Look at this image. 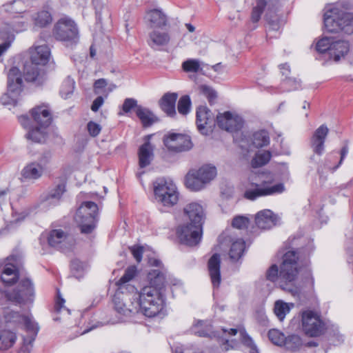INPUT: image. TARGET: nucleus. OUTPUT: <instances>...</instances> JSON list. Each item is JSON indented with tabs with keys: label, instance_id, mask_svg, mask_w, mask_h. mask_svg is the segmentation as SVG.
<instances>
[{
	"label": "nucleus",
	"instance_id": "47",
	"mask_svg": "<svg viewBox=\"0 0 353 353\" xmlns=\"http://www.w3.org/2000/svg\"><path fill=\"white\" fill-rule=\"evenodd\" d=\"M75 82L70 77H67L63 82L60 90L61 96L67 99L74 92Z\"/></svg>",
	"mask_w": 353,
	"mask_h": 353
},
{
	"label": "nucleus",
	"instance_id": "2",
	"mask_svg": "<svg viewBox=\"0 0 353 353\" xmlns=\"http://www.w3.org/2000/svg\"><path fill=\"white\" fill-rule=\"evenodd\" d=\"M248 185L244 192V197L254 201L260 197L281 194L285 186L282 183H274V178L270 174H251L248 177Z\"/></svg>",
	"mask_w": 353,
	"mask_h": 353
},
{
	"label": "nucleus",
	"instance_id": "28",
	"mask_svg": "<svg viewBox=\"0 0 353 353\" xmlns=\"http://www.w3.org/2000/svg\"><path fill=\"white\" fill-rule=\"evenodd\" d=\"M145 19L152 28H163L168 24L167 16L159 9L148 11Z\"/></svg>",
	"mask_w": 353,
	"mask_h": 353
},
{
	"label": "nucleus",
	"instance_id": "18",
	"mask_svg": "<svg viewBox=\"0 0 353 353\" xmlns=\"http://www.w3.org/2000/svg\"><path fill=\"white\" fill-rule=\"evenodd\" d=\"M164 144L169 150L179 152L192 148L190 137L181 134L172 133L164 138Z\"/></svg>",
	"mask_w": 353,
	"mask_h": 353
},
{
	"label": "nucleus",
	"instance_id": "5",
	"mask_svg": "<svg viewBox=\"0 0 353 353\" xmlns=\"http://www.w3.org/2000/svg\"><path fill=\"white\" fill-rule=\"evenodd\" d=\"M214 166L205 165L197 170H191L185 176L186 187L192 191H200L216 176Z\"/></svg>",
	"mask_w": 353,
	"mask_h": 353
},
{
	"label": "nucleus",
	"instance_id": "51",
	"mask_svg": "<svg viewBox=\"0 0 353 353\" xmlns=\"http://www.w3.org/2000/svg\"><path fill=\"white\" fill-rule=\"evenodd\" d=\"M182 68L186 72H197L201 69V62L198 59H190L182 63Z\"/></svg>",
	"mask_w": 353,
	"mask_h": 353
},
{
	"label": "nucleus",
	"instance_id": "6",
	"mask_svg": "<svg viewBox=\"0 0 353 353\" xmlns=\"http://www.w3.org/2000/svg\"><path fill=\"white\" fill-rule=\"evenodd\" d=\"M156 201L165 207H172L179 200V192L175 184L164 178L157 179L153 183Z\"/></svg>",
	"mask_w": 353,
	"mask_h": 353
},
{
	"label": "nucleus",
	"instance_id": "64",
	"mask_svg": "<svg viewBox=\"0 0 353 353\" xmlns=\"http://www.w3.org/2000/svg\"><path fill=\"white\" fill-rule=\"evenodd\" d=\"M149 263L152 266L158 268V270H165L162 265L161 261L157 259H150Z\"/></svg>",
	"mask_w": 353,
	"mask_h": 353
},
{
	"label": "nucleus",
	"instance_id": "21",
	"mask_svg": "<svg viewBox=\"0 0 353 353\" xmlns=\"http://www.w3.org/2000/svg\"><path fill=\"white\" fill-rule=\"evenodd\" d=\"M328 132L329 130L325 124L321 125L314 131L310 140L314 153L321 156L324 152V143Z\"/></svg>",
	"mask_w": 353,
	"mask_h": 353
},
{
	"label": "nucleus",
	"instance_id": "50",
	"mask_svg": "<svg viewBox=\"0 0 353 353\" xmlns=\"http://www.w3.org/2000/svg\"><path fill=\"white\" fill-rule=\"evenodd\" d=\"M266 0H258L256 6L253 8L252 12V20L253 22H258L266 6H269Z\"/></svg>",
	"mask_w": 353,
	"mask_h": 353
},
{
	"label": "nucleus",
	"instance_id": "52",
	"mask_svg": "<svg viewBox=\"0 0 353 353\" xmlns=\"http://www.w3.org/2000/svg\"><path fill=\"white\" fill-rule=\"evenodd\" d=\"M334 41L331 38L323 37L316 43V50L320 53H327L330 55V49L332 46Z\"/></svg>",
	"mask_w": 353,
	"mask_h": 353
},
{
	"label": "nucleus",
	"instance_id": "12",
	"mask_svg": "<svg viewBox=\"0 0 353 353\" xmlns=\"http://www.w3.org/2000/svg\"><path fill=\"white\" fill-rule=\"evenodd\" d=\"M201 225L188 223L182 225L177 228L176 234L180 242L188 246L197 245L202 237Z\"/></svg>",
	"mask_w": 353,
	"mask_h": 353
},
{
	"label": "nucleus",
	"instance_id": "22",
	"mask_svg": "<svg viewBox=\"0 0 353 353\" xmlns=\"http://www.w3.org/2000/svg\"><path fill=\"white\" fill-rule=\"evenodd\" d=\"M279 221V217L270 210H263L255 215V223L262 230H268L275 226Z\"/></svg>",
	"mask_w": 353,
	"mask_h": 353
},
{
	"label": "nucleus",
	"instance_id": "46",
	"mask_svg": "<svg viewBox=\"0 0 353 353\" xmlns=\"http://www.w3.org/2000/svg\"><path fill=\"white\" fill-rule=\"evenodd\" d=\"M191 100L188 95L182 96L177 104V110L179 114L182 115H187L191 109Z\"/></svg>",
	"mask_w": 353,
	"mask_h": 353
},
{
	"label": "nucleus",
	"instance_id": "53",
	"mask_svg": "<svg viewBox=\"0 0 353 353\" xmlns=\"http://www.w3.org/2000/svg\"><path fill=\"white\" fill-rule=\"evenodd\" d=\"M85 268L86 265L79 259H74L71 262V271L77 279H80L83 276Z\"/></svg>",
	"mask_w": 353,
	"mask_h": 353
},
{
	"label": "nucleus",
	"instance_id": "27",
	"mask_svg": "<svg viewBox=\"0 0 353 353\" xmlns=\"http://www.w3.org/2000/svg\"><path fill=\"white\" fill-rule=\"evenodd\" d=\"M178 94L176 92H167L159 101L161 110L169 117H174L176 114V101Z\"/></svg>",
	"mask_w": 353,
	"mask_h": 353
},
{
	"label": "nucleus",
	"instance_id": "14",
	"mask_svg": "<svg viewBox=\"0 0 353 353\" xmlns=\"http://www.w3.org/2000/svg\"><path fill=\"white\" fill-rule=\"evenodd\" d=\"M34 295V285L29 279L21 280L17 289L7 294L9 299L19 303L32 301Z\"/></svg>",
	"mask_w": 353,
	"mask_h": 353
},
{
	"label": "nucleus",
	"instance_id": "63",
	"mask_svg": "<svg viewBox=\"0 0 353 353\" xmlns=\"http://www.w3.org/2000/svg\"><path fill=\"white\" fill-rule=\"evenodd\" d=\"M222 341L223 343L221 345V346L223 350L228 351L230 349L234 347V345H232V343H233V341H230L228 339H223Z\"/></svg>",
	"mask_w": 353,
	"mask_h": 353
},
{
	"label": "nucleus",
	"instance_id": "24",
	"mask_svg": "<svg viewBox=\"0 0 353 353\" xmlns=\"http://www.w3.org/2000/svg\"><path fill=\"white\" fill-rule=\"evenodd\" d=\"M31 115L34 122L43 128H46L49 126L52 121V116L49 108L45 104L32 108L31 110Z\"/></svg>",
	"mask_w": 353,
	"mask_h": 353
},
{
	"label": "nucleus",
	"instance_id": "15",
	"mask_svg": "<svg viewBox=\"0 0 353 353\" xmlns=\"http://www.w3.org/2000/svg\"><path fill=\"white\" fill-rule=\"evenodd\" d=\"M217 125L227 132H234L243 127V119L239 115L230 112L219 113L216 117Z\"/></svg>",
	"mask_w": 353,
	"mask_h": 353
},
{
	"label": "nucleus",
	"instance_id": "55",
	"mask_svg": "<svg viewBox=\"0 0 353 353\" xmlns=\"http://www.w3.org/2000/svg\"><path fill=\"white\" fill-rule=\"evenodd\" d=\"M269 339L276 345H284L285 341V335L278 330H271L268 332Z\"/></svg>",
	"mask_w": 353,
	"mask_h": 353
},
{
	"label": "nucleus",
	"instance_id": "17",
	"mask_svg": "<svg viewBox=\"0 0 353 353\" xmlns=\"http://www.w3.org/2000/svg\"><path fill=\"white\" fill-rule=\"evenodd\" d=\"M123 294L122 297H120L119 294H116L113 299L115 311L126 316L137 313L138 304L133 300L132 294Z\"/></svg>",
	"mask_w": 353,
	"mask_h": 353
},
{
	"label": "nucleus",
	"instance_id": "40",
	"mask_svg": "<svg viewBox=\"0 0 353 353\" xmlns=\"http://www.w3.org/2000/svg\"><path fill=\"white\" fill-rule=\"evenodd\" d=\"M294 303H288L281 300H278L274 303V312L276 317L282 321L286 314L294 307Z\"/></svg>",
	"mask_w": 353,
	"mask_h": 353
},
{
	"label": "nucleus",
	"instance_id": "37",
	"mask_svg": "<svg viewBox=\"0 0 353 353\" xmlns=\"http://www.w3.org/2000/svg\"><path fill=\"white\" fill-rule=\"evenodd\" d=\"M17 341L14 332L8 329L0 330V350H6L12 347Z\"/></svg>",
	"mask_w": 353,
	"mask_h": 353
},
{
	"label": "nucleus",
	"instance_id": "3",
	"mask_svg": "<svg viewBox=\"0 0 353 353\" xmlns=\"http://www.w3.org/2000/svg\"><path fill=\"white\" fill-rule=\"evenodd\" d=\"M132 299L138 304L137 313L141 312L148 317L155 316L163 307L161 292L152 286L143 287L140 292L132 294Z\"/></svg>",
	"mask_w": 353,
	"mask_h": 353
},
{
	"label": "nucleus",
	"instance_id": "59",
	"mask_svg": "<svg viewBox=\"0 0 353 353\" xmlns=\"http://www.w3.org/2000/svg\"><path fill=\"white\" fill-rule=\"evenodd\" d=\"M137 107H141V105H137V101L136 99L127 98L124 100L122 105V110L125 113H128L134 108L137 110Z\"/></svg>",
	"mask_w": 353,
	"mask_h": 353
},
{
	"label": "nucleus",
	"instance_id": "44",
	"mask_svg": "<svg viewBox=\"0 0 353 353\" xmlns=\"http://www.w3.org/2000/svg\"><path fill=\"white\" fill-rule=\"evenodd\" d=\"M46 128H43L42 127H36L30 130L28 133L26 134V137L28 139L32 140L34 142L41 143L43 141L46 139Z\"/></svg>",
	"mask_w": 353,
	"mask_h": 353
},
{
	"label": "nucleus",
	"instance_id": "10",
	"mask_svg": "<svg viewBox=\"0 0 353 353\" xmlns=\"http://www.w3.org/2000/svg\"><path fill=\"white\" fill-rule=\"evenodd\" d=\"M22 78L19 69L12 67L8 74V93L3 94L1 101L3 105H14L17 103V97L21 91Z\"/></svg>",
	"mask_w": 353,
	"mask_h": 353
},
{
	"label": "nucleus",
	"instance_id": "19",
	"mask_svg": "<svg viewBox=\"0 0 353 353\" xmlns=\"http://www.w3.org/2000/svg\"><path fill=\"white\" fill-rule=\"evenodd\" d=\"M39 65L28 63L24 65L23 75L26 81L32 83L34 85H41L46 81V73Z\"/></svg>",
	"mask_w": 353,
	"mask_h": 353
},
{
	"label": "nucleus",
	"instance_id": "61",
	"mask_svg": "<svg viewBox=\"0 0 353 353\" xmlns=\"http://www.w3.org/2000/svg\"><path fill=\"white\" fill-rule=\"evenodd\" d=\"M130 251L135 259V260L140 263L142 259V255L143 253V247L142 246H133L130 248Z\"/></svg>",
	"mask_w": 353,
	"mask_h": 353
},
{
	"label": "nucleus",
	"instance_id": "54",
	"mask_svg": "<svg viewBox=\"0 0 353 353\" xmlns=\"http://www.w3.org/2000/svg\"><path fill=\"white\" fill-rule=\"evenodd\" d=\"M242 343L249 349V353H259L256 345L248 334L244 331H240Z\"/></svg>",
	"mask_w": 353,
	"mask_h": 353
},
{
	"label": "nucleus",
	"instance_id": "33",
	"mask_svg": "<svg viewBox=\"0 0 353 353\" xmlns=\"http://www.w3.org/2000/svg\"><path fill=\"white\" fill-rule=\"evenodd\" d=\"M192 332L200 337H219L216 332L212 330V325L208 321H197L193 325Z\"/></svg>",
	"mask_w": 353,
	"mask_h": 353
},
{
	"label": "nucleus",
	"instance_id": "45",
	"mask_svg": "<svg viewBox=\"0 0 353 353\" xmlns=\"http://www.w3.org/2000/svg\"><path fill=\"white\" fill-rule=\"evenodd\" d=\"M108 85V82L105 79H99L95 81L94 83V92L95 94H104L105 93V97L108 95L109 92H112L116 85L114 84L110 85L108 88V91L105 89Z\"/></svg>",
	"mask_w": 353,
	"mask_h": 353
},
{
	"label": "nucleus",
	"instance_id": "57",
	"mask_svg": "<svg viewBox=\"0 0 353 353\" xmlns=\"http://www.w3.org/2000/svg\"><path fill=\"white\" fill-rule=\"evenodd\" d=\"M250 223V220L245 216H236L232 222V225L237 229L247 228Z\"/></svg>",
	"mask_w": 353,
	"mask_h": 353
},
{
	"label": "nucleus",
	"instance_id": "31",
	"mask_svg": "<svg viewBox=\"0 0 353 353\" xmlns=\"http://www.w3.org/2000/svg\"><path fill=\"white\" fill-rule=\"evenodd\" d=\"M65 192V185L63 182L57 184L52 188L43 197V202L45 205H56L59 203L62 195Z\"/></svg>",
	"mask_w": 353,
	"mask_h": 353
},
{
	"label": "nucleus",
	"instance_id": "34",
	"mask_svg": "<svg viewBox=\"0 0 353 353\" xmlns=\"http://www.w3.org/2000/svg\"><path fill=\"white\" fill-rule=\"evenodd\" d=\"M170 37L168 32L154 30L149 34L148 44L152 48L165 46L170 42Z\"/></svg>",
	"mask_w": 353,
	"mask_h": 353
},
{
	"label": "nucleus",
	"instance_id": "4",
	"mask_svg": "<svg viewBox=\"0 0 353 353\" xmlns=\"http://www.w3.org/2000/svg\"><path fill=\"white\" fill-rule=\"evenodd\" d=\"M323 19L325 28L330 32L353 33V13L334 7L325 12Z\"/></svg>",
	"mask_w": 353,
	"mask_h": 353
},
{
	"label": "nucleus",
	"instance_id": "49",
	"mask_svg": "<svg viewBox=\"0 0 353 353\" xmlns=\"http://www.w3.org/2000/svg\"><path fill=\"white\" fill-rule=\"evenodd\" d=\"M284 345L288 350L296 351L302 345V340L298 335H291L285 338Z\"/></svg>",
	"mask_w": 353,
	"mask_h": 353
},
{
	"label": "nucleus",
	"instance_id": "13",
	"mask_svg": "<svg viewBox=\"0 0 353 353\" xmlns=\"http://www.w3.org/2000/svg\"><path fill=\"white\" fill-rule=\"evenodd\" d=\"M1 280L6 286L14 284L19 280L18 259L10 256L0 261Z\"/></svg>",
	"mask_w": 353,
	"mask_h": 353
},
{
	"label": "nucleus",
	"instance_id": "20",
	"mask_svg": "<svg viewBox=\"0 0 353 353\" xmlns=\"http://www.w3.org/2000/svg\"><path fill=\"white\" fill-rule=\"evenodd\" d=\"M48 243L62 250L70 248L73 243V239L62 230H52L48 237Z\"/></svg>",
	"mask_w": 353,
	"mask_h": 353
},
{
	"label": "nucleus",
	"instance_id": "35",
	"mask_svg": "<svg viewBox=\"0 0 353 353\" xmlns=\"http://www.w3.org/2000/svg\"><path fill=\"white\" fill-rule=\"evenodd\" d=\"M165 270H152L148 274L150 285L161 292L165 283Z\"/></svg>",
	"mask_w": 353,
	"mask_h": 353
},
{
	"label": "nucleus",
	"instance_id": "39",
	"mask_svg": "<svg viewBox=\"0 0 353 353\" xmlns=\"http://www.w3.org/2000/svg\"><path fill=\"white\" fill-rule=\"evenodd\" d=\"M136 114L141 121L144 127L150 126L157 121L156 117L154 114L148 108L137 107Z\"/></svg>",
	"mask_w": 353,
	"mask_h": 353
},
{
	"label": "nucleus",
	"instance_id": "29",
	"mask_svg": "<svg viewBox=\"0 0 353 353\" xmlns=\"http://www.w3.org/2000/svg\"><path fill=\"white\" fill-rule=\"evenodd\" d=\"M220 264L221 258L219 254H214L208 261L209 274L214 287H219L221 283Z\"/></svg>",
	"mask_w": 353,
	"mask_h": 353
},
{
	"label": "nucleus",
	"instance_id": "7",
	"mask_svg": "<svg viewBox=\"0 0 353 353\" xmlns=\"http://www.w3.org/2000/svg\"><path fill=\"white\" fill-rule=\"evenodd\" d=\"M98 210L97 205L92 201H85L77 209L74 221L80 228L81 233L89 234L94 229Z\"/></svg>",
	"mask_w": 353,
	"mask_h": 353
},
{
	"label": "nucleus",
	"instance_id": "62",
	"mask_svg": "<svg viewBox=\"0 0 353 353\" xmlns=\"http://www.w3.org/2000/svg\"><path fill=\"white\" fill-rule=\"evenodd\" d=\"M104 103V99L103 97L99 96L97 97L93 101L91 105V110L93 112H97L99 109L102 106Z\"/></svg>",
	"mask_w": 353,
	"mask_h": 353
},
{
	"label": "nucleus",
	"instance_id": "25",
	"mask_svg": "<svg viewBox=\"0 0 353 353\" xmlns=\"http://www.w3.org/2000/svg\"><path fill=\"white\" fill-rule=\"evenodd\" d=\"M183 211L188 216L191 223L201 225V227H203L205 213L200 203L196 202L190 203L184 208Z\"/></svg>",
	"mask_w": 353,
	"mask_h": 353
},
{
	"label": "nucleus",
	"instance_id": "36",
	"mask_svg": "<svg viewBox=\"0 0 353 353\" xmlns=\"http://www.w3.org/2000/svg\"><path fill=\"white\" fill-rule=\"evenodd\" d=\"M153 158V146L149 141L142 145L139 151V163L140 168H143L150 164Z\"/></svg>",
	"mask_w": 353,
	"mask_h": 353
},
{
	"label": "nucleus",
	"instance_id": "38",
	"mask_svg": "<svg viewBox=\"0 0 353 353\" xmlns=\"http://www.w3.org/2000/svg\"><path fill=\"white\" fill-rule=\"evenodd\" d=\"M32 20L35 26L44 28L52 23V17L48 10H41L32 15Z\"/></svg>",
	"mask_w": 353,
	"mask_h": 353
},
{
	"label": "nucleus",
	"instance_id": "8",
	"mask_svg": "<svg viewBox=\"0 0 353 353\" xmlns=\"http://www.w3.org/2000/svg\"><path fill=\"white\" fill-rule=\"evenodd\" d=\"M52 34L54 37L67 45L76 44L79 41V30L75 22L68 17H63L54 24Z\"/></svg>",
	"mask_w": 353,
	"mask_h": 353
},
{
	"label": "nucleus",
	"instance_id": "56",
	"mask_svg": "<svg viewBox=\"0 0 353 353\" xmlns=\"http://www.w3.org/2000/svg\"><path fill=\"white\" fill-rule=\"evenodd\" d=\"M199 93L204 95L208 100L209 103H212L216 98V92L211 87L206 85H201L199 87Z\"/></svg>",
	"mask_w": 353,
	"mask_h": 353
},
{
	"label": "nucleus",
	"instance_id": "23",
	"mask_svg": "<svg viewBox=\"0 0 353 353\" xmlns=\"http://www.w3.org/2000/svg\"><path fill=\"white\" fill-rule=\"evenodd\" d=\"M136 274L137 268L134 265L130 266L125 270L124 274L117 282L118 288L121 291L122 294H125L126 292L134 294L135 292H137L134 286L130 284V282L134 278Z\"/></svg>",
	"mask_w": 353,
	"mask_h": 353
},
{
	"label": "nucleus",
	"instance_id": "1",
	"mask_svg": "<svg viewBox=\"0 0 353 353\" xmlns=\"http://www.w3.org/2000/svg\"><path fill=\"white\" fill-rule=\"evenodd\" d=\"M297 261L296 252H287L283 256L279 271L276 265H272L266 272L267 279L272 282L279 281V285L283 290L292 294L297 293L298 289L293 284L298 274Z\"/></svg>",
	"mask_w": 353,
	"mask_h": 353
},
{
	"label": "nucleus",
	"instance_id": "26",
	"mask_svg": "<svg viewBox=\"0 0 353 353\" xmlns=\"http://www.w3.org/2000/svg\"><path fill=\"white\" fill-rule=\"evenodd\" d=\"M44 172V168L41 163L31 162L21 170V176L27 181H35L40 179Z\"/></svg>",
	"mask_w": 353,
	"mask_h": 353
},
{
	"label": "nucleus",
	"instance_id": "58",
	"mask_svg": "<svg viewBox=\"0 0 353 353\" xmlns=\"http://www.w3.org/2000/svg\"><path fill=\"white\" fill-rule=\"evenodd\" d=\"M283 83L288 86L286 91L294 90L301 88V81L296 78L286 77L283 80Z\"/></svg>",
	"mask_w": 353,
	"mask_h": 353
},
{
	"label": "nucleus",
	"instance_id": "42",
	"mask_svg": "<svg viewBox=\"0 0 353 353\" xmlns=\"http://www.w3.org/2000/svg\"><path fill=\"white\" fill-rule=\"evenodd\" d=\"M271 156L269 151H259L251 161L252 167L256 168L265 165L270 160Z\"/></svg>",
	"mask_w": 353,
	"mask_h": 353
},
{
	"label": "nucleus",
	"instance_id": "48",
	"mask_svg": "<svg viewBox=\"0 0 353 353\" xmlns=\"http://www.w3.org/2000/svg\"><path fill=\"white\" fill-rule=\"evenodd\" d=\"M0 39L3 40V43L0 44V57L10 47L13 40V34L9 32H5L3 28L0 30Z\"/></svg>",
	"mask_w": 353,
	"mask_h": 353
},
{
	"label": "nucleus",
	"instance_id": "16",
	"mask_svg": "<svg viewBox=\"0 0 353 353\" xmlns=\"http://www.w3.org/2000/svg\"><path fill=\"white\" fill-rule=\"evenodd\" d=\"M196 125L199 131L203 134H208L212 131L215 124L214 113L206 106L201 105L196 109Z\"/></svg>",
	"mask_w": 353,
	"mask_h": 353
},
{
	"label": "nucleus",
	"instance_id": "11",
	"mask_svg": "<svg viewBox=\"0 0 353 353\" xmlns=\"http://www.w3.org/2000/svg\"><path fill=\"white\" fill-rule=\"evenodd\" d=\"M3 319L7 325L14 328L23 325L28 332L34 336L39 331V326L31 315H22L18 312L6 308L3 311Z\"/></svg>",
	"mask_w": 353,
	"mask_h": 353
},
{
	"label": "nucleus",
	"instance_id": "30",
	"mask_svg": "<svg viewBox=\"0 0 353 353\" xmlns=\"http://www.w3.org/2000/svg\"><path fill=\"white\" fill-rule=\"evenodd\" d=\"M30 60L32 63L43 65L49 60L50 52L46 45L35 46L30 50Z\"/></svg>",
	"mask_w": 353,
	"mask_h": 353
},
{
	"label": "nucleus",
	"instance_id": "9",
	"mask_svg": "<svg viewBox=\"0 0 353 353\" xmlns=\"http://www.w3.org/2000/svg\"><path fill=\"white\" fill-rule=\"evenodd\" d=\"M301 326L304 333L311 337L321 336L325 330V324L321 314L310 310L301 312Z\"/></svg>",
	"mask_w": 353,
	"mask_h": 353
},
{
	"label": "nucleus",
	"instance_id": "32",
	"mask_svg": "<svg viewBox=\"0 0 353 353\" xmlns=\"http://www.w3.org/2000/svg\"><path fill=\"white\" fill-rule=\"evenodd\" d=\"M350 50V45L345 41H335L330 49L329 57L334 61H339L343 58Z\"/></svg>",
	"mask_w": 353,
	"mask_h": 353
},
{
	"label": "nucleus",
	"instance_id": "43",
	"mask_svg": "<svg viewBox=\"0 0 353 353\" xmlns=\"http://www.w3.org/2000/svg\"><path fill=\"white\" fill-rule=\"evenodd\" d=\"M252 143L256 148H262L268 145L270 143L268 132L265 130L256 132L253 134Z\"/></svg>",
	"mask_w": 353,
	"mask_h": 353
},
{
	"label": "nucleus",
	"instance_id": "60",
	"mask_svg": "<svg viewBox=\"0 0 353 353\" xmlns=\"http://www.w3.org/2000/svg\"><path fill=\"white\" fill-rule=\"evenodd\" d=\"M87 129L89 134L93 137L99 134L101 131V126L94 121H90L87 124Z\"/></svg>",
	"mask_w": 353,
	"mask_h": 353
},
{
	"label": "nucleus",
	"instance_id": "41",
	"mask_svg": "<svg viewBox=\"0 0 353 353\" xmlns=\"http://www.w3.org/2000/svg\"><path fill=\"white\" fill-rule=\"evenodd\" d=\"M245 251V242L242 239H238L232 243L229 255L230 258L234 261H238L243 254Z\"/></svg>",
	"mask_w": 353,
	"mask_h": 353
}]
</instances>
